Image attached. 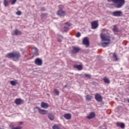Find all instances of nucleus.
<instances>
[{
    "label": "nucleus",
    "mask_w": 129,
    "mask_h": 129,
    "mask_svg": "<svg viewBox=\"0 0 129 129\" xmlns=\"http://www.w3.org/2000/svg\"><path fill=\"white\" fill-rule=\"evenodd\" d=\"M64 25H67V26H68L69 27H71V26H72V24L69 22H66V23H64Z\"/></svg>",
    "instance_id": "obj_35"
},
{
    "label": "nucleus",
    "mask_w": 129,
    "mask_h": 129,
    "mask_svg": "<svg viewBox=\"0 0 129 129\" xmlns=\"http://www.w3.org/2000/svg\"><path fill=\"white\" fill-rule=\"evenodd\" d=\"M82 43L83 45H85L86 46V48H88L90 44V42L89 41V38H88V37H85L83 40Z\"/></svg>",
    "instance_id": "obj_5"
},
{
    "label": "nucleus",
    "mask_w": 129,
    "mask_h": 129,
    "mask_svg": "<svg viewBox=\"0 0 129 129\" xmlns=\"http://www.w3.org/2000/svg\"><path fill=\"white\" fill-rule=\"evenodd\" d=\"M10 3H11V0H4V5L5 7H8V6L10 5Z\"/></svg>",
    "instance_id": "obj_22"
},
{
    "label": "nucleus",
    "mask_w": 129,
    "mask_h": 129,
    "mask_svg": "<svg viewBox=\"0 0 129 129\" xmlns=\"http://www.w3.org/2000/svg\"><path fill=\"white\" fill-rule=\"evenodd\" d=\"M103 80L104 81L105 83H106L107 84H109V83H110V81H109V79H108V78H107V77H104L103 79Z\"/></svg>",
    "instance_id": "obj_20"
},
{
    "label": "nucleus",
    "mask_w": 129,
    "mask_h": 129,
    "mask_svg": "<svg viewBox=\"0 0 129 129\" xmlns=\"http://www.w3.org/2000/svg\"><path fill=\"white\" fill-rule=\"evenodd\" d=\"M113 58H115V61H118V58H117V55H116L115 53L113 54Z\"/></svg>",
    "instance_id": "obj_31"
},
{
    "label": "nucleus",
    "mask_w": 129,
    "mask_h": 129,
    "mask_svg": "<svg viewBox=\"0 0 129 129\" xmlns=\"http://www.w3.org/2000/svg\"><path fill=\"white\" fill-rule=\"evenodd\" d=\"M17 0H10V3H11V5H15L16 3H17Z\"/></svg>",
    "instance_id": "obj_32"
},
{
    "label": "nucleus",
    "mask_w": 129,
    "mask_h": 129,
    "mask_svg": "<svg viewBox=\"0 0 129 129\" xmlns=\"http://www.w3.org/2000/svg\"><path fill=\"white\" fill-rule=\"evenodd\" d=\"M113 2L114 4V6L117 9H120V8H122L123 5L125 4V0H107V2L109 3L110 2Z\"/></svg>",
    "instance_id": "obj_3"
},
{
    "label": "nucleus",
    "mask_w": 129,
    "mask_h": 129,
    "mask_svg": "<svg viewBox=\"0 0 129 129\" xmlns=\"http://www.w3.org/2000/svg\"><path fill=\"white\" fill-rule=\"evenodd\" d=\"M85 97L86 101H90L92 99V96L89 95L86 96Z\"/></svg>",
    "instance_id": "obj_21"
},
{
    "label": "nucleus",
    "mask_w": 129,
    "mask_h": 129,
    "mask_svg": "<svg viewBox=\"0 0 129 129\" xmlns=\"http://www.w3.org/2000/svg\"><path fill=\"white\" fill-rule=\"evenodd\" d=\"M10 84H11V85H13V86H16V85L18 84V83L15 82V81H11Z\"/></svg>",
    "instance_id": "obj_27"
},
{
    "label": "nucleus",
    "mask_w": 129,
    "mask_h": 129,
    "mask_svg": "<svg viewBox=\"0 0 129 129\" xmlns=\"http://www.w3.org/2000/svg\"><path fill=\"white\" fill-rule=\"evenodd\" d=\"M85 77H86V78H88V79H91V75L88 74H85Z\"/></svg>",
    "instance_id": "obj_29"
},
{
    "label": "nucleus",
    "mask_w": 129,
    "mask_h": 129,
    "mask_svg": "<svg viewBox=\"0 0 129 129\" xmlns=\"http://www.w3.org/2000/svg\"><path fill=\"white\" fill-rule=\"evenodd\" d=\"M59 8H63V6L62 5H60Z\"/></svg>",
    "instance_id": "obj_39"
},
{
    "label": "nucleus",
    "mask_w": 129,
    "mask_h": 129,
    "mask_svg": "<svg viewBox=\"0 0 129 129\" xmlns=\"http://www.w3.org/2000/svg\"><path fill=\"white\" fill-rule=\"evenodd\" d=\"M81 36V33H80V32H78L76 35V36L77 37V38H79V37H80Z\"/></svg>",
    "instance_id": "obj_34"
},
{
    "label": "nucleus",
    "mask_w": 129,
    "mask_h": 129,
    "mask_svg": "<svg viewBox=\"0 0 129 129\" xmlns=\"http://www.w3.org/2000/svg\"><path fill=\"white\" fill-rule=\"evenodd\" d=\"M64 117L66 119H71V115L69 113L65 114L64 115Z\"/></svg>",
    "instance_id": "obj_19"
},
{
    "label": "nucleus",
    "mask_w": 129,
    "mask_h": 129,
    "mask_svg": "<svg viewBox=\"0 0 129 129\" xmlns=\"http://www.w3.org/2000/svg\"><path fill=\"white\" fill-rule=\"evenodd\" d=\"M52 129H60V127L58 125L55 124L52 126Z\"/></svg>",
    "instance_id": "obj_30"
},
{
    "label": "nucleus",
    "mask_w": 129,
    "mask_h": 129,
    "mask_svg": "<svg viewBox=\"0 0 129 129\" xmlns=\"http://www.w3.org/2000/svg\"><path fill=\"white\" fill-rule=\"evenodd\" d=\"M32 52L33 54V55H38V49L36 47H33L32 48Z\"/></svg>",
    "instance_id": "obj_15"
},
{
    "label": "nucleus",
    "mask_w": 129,
    "mask_h": 129,
    "mask_svg": "<svg viewBox=\"0 0 129 129\" xmlns=\"http://www.w3.org/2000/svg\"><path fill=\"white\" fill-rule=\"evenodd\" d=\"M74 68H76V69L80 71L81 70H82L83 67H82V66L81 65L75 64L74 66Z\"/></svg>",
    "instance_id": "obj_17"
},
{
    "label": "nucleus",
    "mask_w": 129,
    "mask_h": 129,
    "mask_svg": "<svg viewBox=\"0 0 129 129\" xmlns=\"http://www.w3.org/2000/svg\"><path fill=\"white\" fill-rule=\"evenodd\" d=\"M95 98L98 102H101V101H102V97L98 93L95 95Z\"/></svg>",
    "instance_id": "obj_8"
},
{
    "label": "nucleus",
    "mask_w": 129,
    "mask_h": 129,
    "mask_svg": "<svg viewBox=\"0 0 129 129\" xmlns=\"http://www.w3.org/2000/svg\"><path fill=\"white\" fill-rule=\"evenodd\" d=\"M122 15L121 11H116L112 13V16H113V17H122Z\"/></svg>",
    "instance_id": "obj_6"
},
{
    "label": "nucleus",
    "mask_w": 129,
    "mask_h": 129,
    "mask_svg": "<svg viewBox=\"0 0 129 129\" xmlns=\"http://www.w3.org/2000/svg\"><path fill=\"white\" fill-rule=\"evenodd\" d=\"M16 14L17 15V16H21V15H22V12L20 11H18L16 13Z\"/></svg>",
    "instance_id": "obj_33"
},
{
    "label": "nucleus",
    "mask_w": 129,
    "mask_h": 129,
    "mask_svg": "<svg viewBox=\"0 0 129 129\" xmlns=\"http://www.w3.org/2000/svg\"><path fill=\"white\" fill-rule=\"evenodd\" d=\"M80 51V48L76 47V46H73V50L72 51V54H77V53H79Z\"/></svg>",
    "instance_id": "obj_10"
},
{
    "label": "nucleus",
    "mask_w": 129,
    "mask_h": 129,
    "mask_svg": "<svg viewBox=\"0 0 129 129\" xmlns=\"http://www.w3.org/2000/svg\"><path fill=\"white\" fill-rule=\"evenodd\" d=\"M19 123L20 124H23V122H20Z\"/></svg>",
    "instance_id": "obj_40"
},
{
    "label": "nucleus",
    "mask_w": 129,
    "mask_h": 129,
    "mask_svg": "<svg viewBox=\"0 0 129 129\" xmlns=\"http://www.w3.org/2000/svg\"><path fill=\"white\" fill-rule=\"evenodd\" d=\"M127 102H128V103H129V98L127 100Z\"/></svg>",
    "instance_id": "obj_41"
},
{
    "label": "nucleus",
    "mask_w": 129,
    "mask_h": 129,
    "mask_svg": "<svg viewBox=\"0 0 129 129\" xmlns=\"http://www.w3.org/2000/svg\"><path fill=\"white\" fill-rule=\"evenodd\" d=\"M113 32H118L119 30H118V28H117V25H114L113 26V28L112 29Z\"/></svg>",
    "instance_id": "obj_23"
},
{
    "label": "nucleus",
    "mask_w": 129,
    "mask_h": 129,
    "mask_svg": "<svg viewBox=\"0 0 129 129\" xmlns=\"http://www.w3.org/2000/svg\"><path fill=\"white\" fill-rule=\"evenodd\" d=\"M47 17H48L47 13H42L41 15V19H44V18H47Z\"/></svg>",
    "instance_id": "obj_25"
},
{
    "label": "nucleus",
    "mask_w": 129,
    "mask_h": 129,
    "mask_svg": "<svg viewBox=\"0 0 129 129\" xmlns=\"http://www.w3.org/2000/svg\"><path fill=\"white\" fill-rule=\"evenodd\" d=\"M10 126L11 128H12V129L15 128V127H14V126L12 125H10Z\"/></svg>",
    "instance_id": "obj_38"
},
{
    "label": "nucleus",
    "mask_w": 129,
    "mask_h": 129,
    "mask_svg": "<svg viewBox=\"0 0 129 129\" xmlns=\"http://www.w3.org/2000/svg\"><path fill=\"white\" fill-rule=\"evenodd\" d=\"M14 33H15V35H22V32L18 30H16L15 31H14Z\"/></svg>",
    "instance_id": "obj_26"
},
{
    "label": "nucleus",
    "mask_w": 129,
    "mask_h": 129,
    "mask_svg": "<svg viewBox=\"0 0 129 129\" xmlns=\"http://www.w3.org/2000/svg\"><path fill=\"white\" fill-rule=\"evenodd\" d=\"M5 57L8 58V59H12L13 61H19L21 57V53L18 52L8 53L6 55Z\"/></svg>",
    "instance_id": "obj_1"
},
{
    "label": "nucleus",
    "mask_w": 129,
    "mask_h": 129,
    "mask_svg": "<svg viewBox=\"0 0 129 129\" xmlns=\"http://www.w3.org/2000/svg\"><path fill=\"white\" fill-rule=\"evenodd\" d=\"M1 4H2V2H1V0H0V5H1Z\"/></svg>",
    "instance_id": "obj_42"
},
{
    "label": "nucleus",
    "mask_w": 129,
    "mask_h": 129,
    "mask_svg": "<svg viewBox=\"0 0 129 129\" xmlns=\"http://www.w3.org/2000/svg\"><path fill=\"white\" fill-rule=\"evenodd\" d=\"M54 91L55 95H57V96L59 95L60 92L59 91V90H58V89H54Z\"/></svg>",
    "instance_id": "obj_28"
},
{
    "label": "nucleus",
    "mask_w": 129,
    "mask_h": 129,
    "mask_svg": "<svg viewBox=\"0 0 129 129\" xmlns=\"http://www.w3.org/2000/svg\"><path fill=\"white\" fill-rule=\"evenodd\" d=\"M34 63L37 66H42L43 65V60L40 58H36L34 61Z\"/></svg>",
    "instance_id": "obj_7"
},
{
    "label": "nucleus",
    "mask_w": 129,
    "mask_h": 129,
    "mask_svg": "<svg viewBox=\"0 0 129 129\" xmlns=\"http://www.w3.org/2000/svg\"><path fill=\"white\" fill-rule=\"evenodd\" d=\"M95 113L94 112H91L88 116H87V118H88V119L94 118V117H95Z\"/></svg>",
    "instance_id": "obj_13"
},
{
    "label": "nucleus",
    "mask_w": 129,
    "mask_h": 129,
    "mask_svg": "<svg viewBox=\"0 0 129 129\" xmlns=\"http://www.w3.org/2000/svg\"><path fill=\"white\" fill-rule=\"evenodd\" d=\"M91 29H93V30L95 29H97L98 28V22L96 21H94L91 23Z\"/></svg>",
    "instance_id": "obj_11"
},
{
    "label": "nucleus",
    "mask_w": 129,
    "mask_h": 129,
    "mask_svg": "<svg viewBox=\"0 0 129 129\" xmlns=\"http://www.w3.org/2000/svg\"><path fill=\"white\" fill-rule=\"evenodd\" d=\"M41 107L42 108H44L45 109H46V108H48L49 107V104L48 103L42 102L41 103Z\"/></svg>",
    "instance_id": "obj_14"
},
{
    "label": "nucleus",
    "mask_w": 129,
    "mask_h": 129,
    "mask_svg": "<svg viewBox=\"0 0 129 129\" xmlns=\"http://www.w3.org/2000/svg\"><path fill=\"white\" fill-rule=\"evenodd\" d=\"M24 102V100L20 98H17L15 100V103L17 105H21V104H23Z\"/></svg>",
    "instance_id": "obj_9"
},
{
    "label": "nucleus",
    "mask_w": 129,
    "mask_h": 129,
    "mask_svg": "<svg viewBox=\"0 0 129 129\" xmlns=\"http://www.w3.org/2000/svg\"><path fill=\"white\" fill-rule=\"evenodd\" d=\"M35 108L38 109L39 113L40 114H42L43 115H46V114H48V110H46L45 109H42L41 108L39 107H36Z\"/></svg>",
    "instance_id": "obj_4"
},
{
    "label": "nucleus",
    "mask_w": 129,
    "mask_h": 129,
    "mask_svg": "<svg viewBox=\"0 0 129 129\" xmlns=\"http://www.w3.org/2000/svg\"><path fill=\"white\" fill-rule=\"evenodd\" d=\"M66 14V13L62 10H58L57 12V16H59V17H64Z\"/></svg>",
    "instance_id": "obj_12"
},
{
    "label": "nucleus",
    "mask_w": 129,
    "mask_h": 129,
    "mask_svg": "<svg viewBox=\"0 0 129 129\" xmlns=\"http://www.w3.org/2000/svg\"><path fill=\"white\" fill-rule=\"evenodd\" d=\"M100 36L102 41H105L102 42L101 45L102 47L105 48V47H107V45H109L110 44V38L109 37V36L104 35L102 34H101Z\"/></svg>",
    "instance_id": "obj_2"
},
{
    "label": "nucleus",
    "mask_w": 129,
    "mask_h": 129,
    "mask_svg": "<svg viewBox=\"0 0 129 129\" xmlns=\"http://www.w3.org/2000/svg\"><path fill=\"white\" fill-rule=\"evenodd\" d=\"M116 124L117 126H120L121 128H124L125 125L124 123L122 122H117Z\"/></svg>",
    "instance_id": "obj_16"
},
{
    "label": "nucleus",
    "mask_w": 129,
    "mask_h": 129,
    "mask_svg": "<svg viewBox=\"0 0 129 129\" xmlns=\"http://www.w3.org/2000/svg\"><path fill=\"white\" fill-rule=\"evenodd\" d=\"M69 29L68 27H64L63 31L64 32H68Z\"/></svg>",
    "instance_id": "obj_36"
},
{
    "label": "nucleus",
    "mask_w": 129,
    "mask_h": 129,
    "mask_svg": "<svg viewBox=\"0 0 129 129\" xmlns=\"http://www.w3.org/2000/svg\"><path fill=\"white\" fill-rule=\"evenodd\" d=\"M62 40H63V36L61 35H58V38L57 39V42L61 43L62 42Z\"/></svg>",
    "instance_id": "obj_24"
},
{
    "label": "nucleus",
    "mask_w": 129,
    "mask_h": 129,
    "mask_svg": "<svg viewBox=\"0 0 129 129\" xmlns=\"http://www.w3.org/2000/svg\"><path fill=\"white\" fill-rule=\"evenodd\" d=\"M14 129H22V127L18 126V127H15Z\"/></svg>",
    "instance_id": "obj_37"
},
{
    "label": "nucleus",
    "mask_w": 129,
    "mask_h": 129,
    "mask_svg": "<svg viewBox=\"0 0 129 129\" xmlns=\"http://www.w3.org/2000/svg\"><path fill=\"white\" fill-rule=\"evenodd\" d=\"M48 118L50 119V120H54V115H53L52 113H48Z\"/></svg>",
    "instance_id": "obj_18"
}]
</instances>
